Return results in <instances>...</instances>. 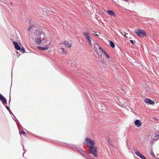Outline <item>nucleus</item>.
<instances>
[{
	"instance_id": "1",
	"label": "nucleus",
	"mask_w": 159,
	"mask_h": 159,
	"mask_svg": "<svg viewBox=\"0 0 159 159\" xmlns=\"http://www.w3.org/2000/svg\"><path fill=\"white\" fill-rule=\"evenodd\" d=\"M34 34L35 35L34 38L35 39L36 43L37 44H39L42 41V38L45 37V34L42 31L36 30Z\"/></svg>"
},
{
	"instance_id": "29",
	"label": "nucleus",
	"mask_w": 159,
	"mask_h": 159,
	"mask_svg": "<svg viewBox=\"0 0 159 159\" xmlns=\"http://www.w3.org/2000/svg\"><path fill=\"white\" fill-rule=\"evenodd\" d=\"M95 35L96 36H99V35L98 34H95Z\"/></svg>"
},
{
	"instance_id": "2",
	"label": "nucleus",
	"mask_w": 159,
	"mask_h": 159,
	"mask_svg": "<svg viewBox=\"0 0 159 159\" xmlns=\"http://www.w3.org/2000/svg\"><path fill=\"white\" fill-rule=\"evenodd\" d=\"M83 144L85 145L89 148L95 146V141L92 139L89 138H86Z\"/></svg>"
},
{
	"instance_id": "24",
	"label": "nucleus",
	"mask_w": 159,
	"mask_h": 159,
	"mask_svg": "<svg viewBox=\"0 0 159 159\" xmlns=\"http://www.w3.org/2000/svg\"><path fill=\"white\" fill-rule=\"evenodd\" d=\"M25 133L24 131H22L21 132L20 134H24Z\"/></svg>"
},
{
	"instance_id": "35",
	"label": "nucleus",
	"mask_w": 159,
	"mask_h": 159,
	"mask_svg": "<svg viewBox=\"0 0 159 159\" xmlns=\"http://www.w3.org/2000/svg\"><path fill=\"white\" fill-rule=\"evenodd\" d=\"M157 139H154L155 140H156Z\"/></svg>"
},
{
	"instance_id": "3",
	"label": "nucleus",
	"mask_w": 159,
	"mask_h": 159,
	"mask_svg": "<svg viewBox=\"0 0 159 159\" xmlns=\"http://www.w3.org/2000/svg\"><path fill=\"white\" fill-rule=\"evenodd\" d=\"M90 33L89 32H83V35L87 40L88 42L90 44L91 46H92V44L91 43V41L92 39V38L90 36Z\"/></svg>"
},
{
	"instance_id": "37",
	"label": "nucleus",
	"mask_w": 159,
	"mask_h": 159,
	"mask_svg": "<svg viewBox=\"0 0 159 159\" xmlns=\"http://www.w3.org/2000/svg\"><path fill=\"white\" fill-rule=\"evenodd\" d=\"M100 57H102V55H100Z\"/></svg>"
},
{
	"instance_id": "13",
	"label": "nucleus",
	"mask_w": 159,
	"mask_h": 159,
	"mask_svg": "<svg viewBox=\"0 0 159 159\" xmlns=\"http://www.w3.org/2000/svg\"><path fill=\"white\" fill-rule=\"evenodd\" d=\"M108 13L111 16H115L116 15L115 13L112 11L111 10H108L107 11Z\"/></svg>"
},
{
	"instance_id": "11",
	"label": "nucleus",
	"mask_w": 159,
	"mask_h": 159,
	"mask_svg": "<svg viewBox=\"0 0 159 159\" xmlns=\"http://www.w3.org/2000/svg\"><path fill=\"white\" fill-rule=\"evenodd\" d=\"M64 44L68 48H70L71 46V43L70 42H66L64 41L63 42Z\"/></svg>"
},
{
	"instance_id": "26",
	"label": "nucleus",
	"mask_w": 159,
	"mask_h": 159,
	"mask_svg": "<svg viewBox=\"0 0 159 159\" xmlns=\"http://www.w3.org/2000/svg\"><path fill=\"white\" fill-rule=\"evenodd\" d=\"M128 34H125V36L126 37V38H127V37L126 36V35H127Z\"/></svg>"
},
{
	"instance_id": "4",
	"label": "nucleus",
	"mask_w": 159,
	"mask_h": 159,
	"mask_svg": "<svg viewBox=\"0 0 159 159\" xmlns=\"http://www.w3.org/2000/svg\"><path fill=\"white\" fill-rule=\"evenodd\" d=\"M134 32L140 37H143L146 35L145 32L143 30L136 29L135 30Z\"/></svg>"
},
{
	"instance_id": "39",
	"label": "nucleus",
	"mask_w": 159,
	"mask_h": 159,
	"mask_svg": "<svg viewBox=\"0 0 159 159\" xmlns=\"http://www.w3.org/2000/svg\"><path fill=\"white\" fill-rule=\"evenodd\" d=\"M23 148H24V145H23Z\"/></svg>"
},
{
	"instance_id": "25",
	"label": "nucleus",
	"mask_w": 159,
	"mask_h": 159,
	"mask_svg": "<svg viewBox=\"0 0 159 159\" xmlns=\"http://www.w3.org/2000/svg\"><path fill=\"white\" fill-rule=\"evenodd\" d=\"M8 111H9L10 113L11 114L12 113V112H11V111L10 110H9Z\"/></svg>"
},
{
	"instance_id": "22",
	"label": "nucleus",
	"mask_w": 159,
	"mask_h": 159,
	"mask_svg": "<svg viewBox=\"0 0 159 159\" xmlns=\"http://www.w3.org/2000/svg\"><path fill=\"white\" fill-rule=\"evenodd\" d=\"M6 108L9 111V110H10V108H9V107L7 106H5Z\"/></svg>"
},
{
	"instance_id": "9",
	"label": "nucleus",
	"mask_w": 159,
	"mask_h": 159,
	"mask_svg": "<svg viewBox=\"0 0 159 159\" xmlns=\"http://www.w3.org/2000/svg\"><path fill=\"white\" fill-rule=\"evenodd\" d=\"M134 123L137 127H140L142 125L141 122L139 120H135L134 121Z\"/></svg>"
},
{
	"instance_id": "17",
	"label": "nucleus",
	"mask_w": 159,
	"mask_h": 159,
	"mask_svg": "<svg viewBox=\"0 0 159 159\" xmlns=\"http://www.w3.org/2000/svg\"><path fill=\"white\" fill-rule=\"evenodd\" d=\"M61 49L62 50L63 53L65 54H66L67 53V52L63 48H61Z\"/></svg>"
},
{
	"instance_id": "21",
	"label": "nucleus",
	"mask_w": 159,
	"mask_h": 159,
	"mask_svg": "<svg viewBox=\"0 0 159 159\" xmlns=\"http://www.w3.org/2000/svg\"><path fill=\"white\" fill-rule=\"evenodd\" d=\"M12 115L14 116V118H13V119L15 120H16V121H17L16 118L14 116V115L12 114Z\"/></svg>"
},
{
	"instance_id": "20",
	"label": "nucleus",
	"mask_w": 159,
	"mask_h": 159,
	"mask_svg": "<svg viewBox=\"0 0 159 159\" xmlns=\"http://www.w3.org/2000/svg\"><path fill=\"white\" fill-rule=\"evenodd\" d=\"M130 42L131 43H132V44H134V42H135V41H133V40H130Z\"/></svg>"
},
{
	"instance_id": "16",
	"label": "nucleus",
	"mask_w": 159,
	"mask_h": 159,
	"mask_svg": "<svg viewBox=\"0 0 159 159\" xmlns=\"http://www.w3.org/2000/svg\"><path fill=\"white\" fill-rule=\"evenodd\" d=\"M34 26V25H30V26H29V27L27 29V31L28 32H29L30 31V30L31 29V28Z\"/></svg>"
},
{
	"instance_id": "33",
	"label": "nucleus",
	"mask_w": 159,
	"mask_h": 159,
	"mask_svg": "<svg viewBox=\"0 0 159 159\" xmlns=\"http://www.w3.org/2000/svg\"><path fill=\"white\" fill-rule=\"evenodd\" d=\"M96 53L99 55V54H98V52H96Z\"/></svg>"
},
{
	"instance_id": "36",
	"label": "nucleus",
	"mask_w": 159,
	"mask_h": 159,
	"mask_svg": "<svg viewBox=\"0 0 159 159\" xmlns=\"http://www.w3.org/2000/svg\"><path fill=\"white\" fill-rule=\"evenodd\" d=\"M10 4H12V2H11Z\"/></svg>"
},
{
	"instance_id": "14",
	"label": "nucleus",
	"mask_w": 159,
	"mask_h": 159,
	"mask_svg": "<svg viewBox=\"0 0 159 159\" xmlns=\"http://www.w3.org/2000/svg\"><path fill=\"white\" fill-rule=\"evenodd\" d=\"M95 44H96L98 46V47L99 49L100 50H101L102 52L104 53V52H106L105 51L102 47H101L100 46H99V45L98 43H96Z\"/></svg>"
},
{
	"instance_id": "28",
	"label": "nucleus",
	"mask_w": 159,
	"mask_h": 159,
	"mask_svg": "<svg viewBox=\"0 0 159 159\" xmlns=\"http://www.w3.org/2000/svg\"><path fill=\"white\" fill-rule=\"evenodd\" d=\"M47 41V40H46L45 41H44V43H46Z\"/></svg>"
},
{
	"instance_id": "41",
	"label": "nucleus",
	"mask_w": 159,
	"mask_h": 159,
	"mask_svg": "<svg viewBox=\"0 0 159 159\" xmlns=\"http://www.w3.org/2000/svg\"><path fill=\"white\" fill-rule=\"evenodd\" d=\"M24 153L23 154V156Z\"/></svg>"
},
{
	"instance_id": "6",
	"label": "nucleus",
	"mask_w": 159,
	"mask_h": 159,
	"mask_svg": "<svg viewBox=\"0 0 159 159\" xmlns=\"http://www.w3.org/2000/svg\"><path fill=\"white\" fill-rule=\"evenodd\" d=\"M144 102L147 104H149L150 105L152 104L153 105L154 104L153 101H152L149 98H146L144 99Z\"/></svg>"
},
{
	"instance_id": "10",
	"label": "nucleus",
	"mask_w": 159,
	"mask_h": 159,
	"mask_svg": "<svg viewBox=\"0 0 159 159\" xmlns=\"http://www.w3.org/2000/svg\"><path fill=\"white\" fill-rule=\"evenodd\" d=\"M13 44L15 46V47L16 49L20 50V47L18 43L14 41L13 42Z\"/></svg>"
},
{
	"instance_id": "7",
	"label": "nucleus",
	"mask_w": 159,
	"mask_h": 159,
	"mask_svg": "<svg viewBox=\"0 0 159 159\" xmlns=\"http://www.w3.org/2000/svg\"><path fill=\"white\" fill-rule=\"evenodd\" d=\"M135 154L139 157L141 159H146L145 157L141 154L139 152L136 151L135 152Z\"/></svg>"
},
{
	"instance_id": "8",
	"label": "nucleus",
	"mask_w": 159,
	"mask_h": 159,
	"mask_svg": "<svg viewBox=\"0 0 159 159\" xmlns=\"http://www.w3.org/2000/svg\"><path fill=\"white\" fill-rule=\"evenodd\" d=\"M0 100L2 101L3 104H6L7 101L6 99L0 94Z\"/></svg>"
},
{
	"instance_id": "31",
	"label": "nucleus",
	"mask_w": 159,
	"mask_h": 159,
	"mask_svg": "<svg viewBox=\"0 0 159 159\" xmlns=\"http://www.w3.org/2000/svg\"><path fill=\"white\" fill-rule=\"evenodd\" d=\"M48 45H51V43H48Z\"/></svg>"
},
{
	"instance_id": "38",
	"label": "nucleus",
	"mask_w": 159,
	"mask_h": 159,
	"mask_svg": "<svg viewBox=\"0 0 159 159\" xmlns=\"http://www.w3.org/2000/svg\"><path fill=\"white\" fill-rule=\"evenodd\" d=\"M93 34L94 35H95V34Z\"/></svg>"
},
{
	"instance_id": "30",
	"label": "nucleus",
	"mask_w": 159,
	"mask_h": 159,
	"mask_svg": "<svg viewBox=\"0 0 159 159\" xmlns=\"http://www.w3.org/2000/svg\"><path fill=\"white\" fill-rule=\"evenodd\" d=\"M159 136V135L158 134H156V136Z\"/></svg>"
},
{
	"instance_id": "19",
	"label": "nucleus",
	"mask_w": 159,
	"mask_h": 159,
	"mask_svg": "<svg viewBox=\"0 0 159 159\" xmlns=\"http://www.w3.org/2000/svg\"><path fill=\"white\" fill-rule=\"evenodd\" d=\"M20 51L22 52V53H24L25 52V49L24 48H21L20 50Z\"/></svg>"
},
{
	"instance_id": "40",
	"label": "nucleus",
	"mask_w": 159,
	"mask_h": 159,
	"mask_svg": "<svg viewBox=\"0 0 159 159\" xmlns=\"http://www.w3.org/2000/svg\"><path fill=\"white\" fill-rule=\"evenodd\" d=\"M42 40H43V38H42Z\"/></svg>"
},
{
	"instance_id": "32",
	"label": "nucleus",
	"mask_w": 159,
	"mask_h": 159,
	"mask_svg": "<svg viewBox=\"0 0 159 159\" xmlns=\"http://www.w3.org/2000/svg\"><path fill=\"white\" fill-rule=\"evenodd\" d=\"M96 53L99 55V54H98V52H96Z\"/></svg>"
},
{
	"instance_id": "15",
	"label": "nucleus",
	"mask_w": 159,
	"mask_h": 159,
	"mask_svg": "<svg viewBox=\"0 0 159 159\" xmlns=\"http://www.w3.org/2000/svg\"><path fill=\"white\" fill-rule=\"evenodd\" d=\"M109 42L110 46L112 48H114L115 46L114 43L112 41L110 40L109 41Z\"/></svg>"
},
{
	"instance_id": "27",
	"label": "nucleus",
	"mask_w": 159,
	"mask_h": 159,
	"mask_svg": "<svg viewBox=\"0 0 159 159\" xmlns=\"http://www.w3.org/2000/svg\"><path fill=\"white\" fill-rule=\"evenodd\" d=\"M123 0L124 1H129V0Z\"/></svg>"
},
{
	"instance_id": "34",
	"label": "nucleus",
	"mask_w": 159,
	"mask_h": 159,
	"mask_svg": "<svg viewBox=\"0 0 159 159\" xmlns=\"http://www.w3.org/2000/svg\"><path fill=\"white\" fill-rule=\"evenodd\" d=\"M60 44H62V43H60Z\"/></svg>"
},
{
	"instance_id": "18",
	"label": "nucleus",
	"mask_w": 159,
	"mask_h": 159,
	"mask_svg": "<svg viewBox=\"0 0 159 159\" xmlns=\"http://www.w3.org/2000/svg\"><path fill=\"white\" fill-rule=\"evenodd\" d=\"M104 54H105V55H106V57L108 58V59H109L110 57V56L107 53V52H104Z\"/></svg>"
},
{
	"instance_id": "23",
	"label": "nucleus",
	"mask_w": 159,
	"mask_h": 159,
	"mask_svg": "<svg viewBox=\"0 0 159 159\" xmlns=\"http://www.w3.org/2000/svg\"><path fill=\"white\" fill-rule=\"evenodd\" d=\"M151 155L152 157H155V154L153 153H151Z\"/></svg>"
},
{
	"instance_id": "5",
	"label": "nucleus",
	"mask_w": 159,
	"mask_h": 159,
	"mask_svg": "<svg viewBox=\"0 0 159 159\" xmlns=\"http://www.w3.org/2000/svg\"><path fill=\"white\" fill-rule=\"evenodd\" d=\"M97 148V147L95 146L89 148L90 153L96 157L98 156Z\"/></svg>"
},
{
	"instance_id": "12",
	"label": "nucleus",
	"mask_w": 159,
	"mask_h": 159,
	"mask_svg": "<svg viewBox=\"0 0 159 159\" xmlns=\"http://www.w3.org/2000/svg\"><path fill=\"white\" fill-rule=\"evenodd\" d=\"M37 48L39 49L42 50H46L48 49V46H47L44 47H42L40 46H38Z\"/></svg>"
}]
</instances>
